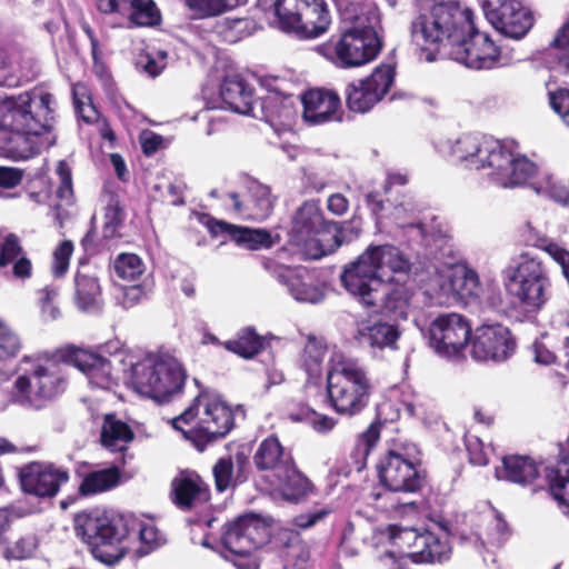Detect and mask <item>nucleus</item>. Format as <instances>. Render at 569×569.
Returning a JSON list of instances; mask_svg holds the SVG:
<instances>
[{
  "instance_id": "1",
  "label": "nucleus",
  "mask_w": 569,
  "mask_h": 569,
  "mask_svg": "<svg viewBox=\"0 0 569 569\" xmlns=\"http://www.w3.org/2000/svg\"><path fill=\"white\" fill-rule=\"evenodd\" d=\"M448 153L469 170H486L497 184L509 188L530 181L537 193L565 201L569 191L548 171L538 173L533 162L491 137L463 134L448 144Z\"/></svg>"
},
{
  "instance_id": "2",
  "label": "nucleus",
  "mask_w": 569,
  "mask_h": 569,
  "mask_svg": "<svg viewBox=\"0 0 569 569\" xmlns=\"http://www.w3.org/2000/svg\"><path fill=\"white\" fill-rule=\"evenodd\" d=\"M56 102L43 88L0 100V129L10 131L8 150L16 159H29L56 142L52 131Z\"/></svg>"
},
{
  "instance_id": "3",
  "label": "nucleus",
  "mask_w": 569,
  "mask_h": 569,
  "mask_svg": "<svg viewBox=\"0 0 569 569\" xmlns=\"http://www.w3.org/2000/svg\"><path fill=\"white\" fill-rule=\"evenodd\" d=\"M129 382L142 397L168 402L180 393L187 378L180 361L169 352H150L130 363Z\"/></svg>"
},
{
  "instance_id": "4",
  "label": "nucleus",
  "mask_w": 569,
  "mask_h": 569,
  "mask_svg": "<svg viewBox=\"0 0 569 569\" xmlns=\"http://www.w3.org/2000/svg\"><path fill=\"white\" fill-rule=\"evenodd\" d=\"M336 222H328L316 200H307L292 213L288 243L307 259H320L341 246Z\"/></svg>"
},
{
  "instance_id": "5",
  "label": "nucleus",
  "mask_w": 569,
  "mask_h": 569,
  "mask_svg": "<svg viewBox=\"0 0 569 569\" xmlns=\"http://www.w3.org/2000/svg\"><path fill=\"white\" fill-rule=\"evenodd\" d=\"M233 426L230 408L219 395L201 392L192 403L173 420V427L199 450L224 437Z\"/></svg>"
},
{
  "instance_id": "6",
  "label": "nucleus",
  "mask_w": 569,
  "mask_h": 569,
  "mask_svg": "<svg viewBox=\"0 0 569 569\" xmlns=\"http://www.w3.org/2000/svg\"><path fill=\"white\" fill-rule=\"evenodd\" d=\"M327 382L331 406L338 413L353 416L367 407L371 382L357 359L333 351L329 359Z\"/></svg>"
},
{
  "instance_id": "7",
  "label": "nucleus",
  "mask_w": 569,
  "mask_h": 569,
  "mask_svg": "<svg viewBox=\"0 0 569 569\" xmlns=\"http://www.w3.org/2000/svg\"><path fill=\"white\" fill-rule=\"evenodd\" d=\"M467 29H471L469 9H461L456 2H438L412 21L411 39L421 50L430 51L427 59L432 60L440 46L447 42L451 49Z\"/></svg>"
},
{
  "instance_id": "8",
  "label": "nucleus",
  "mask_w": 569,
  "mask_h": 569,
  "mask_svg": "<svg viewBox=\"0 0 569 569\" xmlns=\"http://www.w3.org/2000/svg\"><path fill=\"white\" fill-rule=\"evenodd\" d=\"M507 290L527 311L541 309L549 299L551 286L548 270L538 258L521 253L503 270Z\"/></svg>"
},
{
  "instance_id": "9",
  "label": "nucleus",
  "mask_w": 569,
  "mask_h": 569,
  "mask_svg": "<svg viewBox=\"0 0 569 569\" xmlns=\"http://www.w3.org/2000/svg\"><path fill=\"white\" fill-rule=\"evenodd\" d=\"M331 23L323 0H276L271 26L298 39H315L326 33Z\"/></svg>"
},
{
  "instance_id": "10",
  "label": "nucleus",
  "mask_w": 569,
  "mask_h": 569,
  "mask_svg": "<svg viewBox=\"0 0 569 569\" xmlns=\"http://www.w3.org/2000/svg\"><path fill=\"white\" fill-rule=\"evenodd\" d=\"M381 49L378 31L371 29H345L339 37L316 47L317 53L339 69L361 67L372 61Z\"/></svg>"
},
{
  "instance_id": "11",
  "label": "nucleus",
  "mask_w": 569,
  "mask_h": 569,
  "mask_svg": "<svg viewBox=\"0 0 569 569\" xmlns=\"http://www.w3.org/2000/svg\"><path fill=\"white\" fill-rule=\"evenodd\" d=\"M74 530L90 547L94 558L102 562H116L126 553L122 528L103 511L78 513L74 517Z\"/></svg>"
},
{
  "instance_id": "12",
  "label": "nucleus",
  "mask_w": 569,
  "mask_h": 569,
  "mask_svg": "<svg viewBox=\"0 0 569 569\" xmlns=\"http://www.w3.org/2000/svg\"><path fill=\"white\" fill-rule=\"evenodd\" d=\"M269 526L256 515L239 517L227 525L221 542L227 553L223 557L238 569H258L254 557L262 545L268 541Z\"/></svg>"
},
{
  "instance_id": "13",
  "label": "nucleus",
  "mask_w": 569,
  "mask_h": 569,
  "mask_svg": "<svg viewBox=\"0 0 569 569\" xmlns=\"http://www.w3.org/2000/svg\"><path fill=\"white\" fill-rule=\"evenodd\" d=\"M479 291L478 274L463 264L447 266L437 271L427 289L436 303L448 306L478 297Z\"/></svg>"
},
{
  "instance_id": "14",
  "label": "nucleus",
  "mask_w": 569,
  "mask_h": 569,
  "mask_svg": "<svg viewBox=\"0 0 569 569\" xmlns=\"http://www.w3.org/2000/svg\"><path fill=\"white\" fill-rule=\"evenodd\" d=\"M14 389L21 400L40 408L46 401L63 392L64 380L56 363L36 362L29 372L16 379Z\"/></svg>"
},
{
  "instance_id": "15",
  "label": "nucleus",
  "mask_w": 569,
  "mask_h": 569,
  "mask_svg": "<svg viewBox=\"0 0 569 569\" xmlns=\"http://www.w3.org/2000/svg\"><path fill=\"white\" fill-rule=\"evenodd\" d=\"M471 325L457 312L435 317L426 332L430 348L440 356L453 357L461 353L470 340Z\"/></svg>"
},
{
  "instance_id": "16",
  "label": "nucleus",
  "mask_w": 569,
  "mask_h": 569,
  "mask_svg": "<svg viewBox=\"0 0 569 569\" xmlns=\"http://www.w3.org/2000/svg\"><path fill=\"white\" fill-rule=\"evenodd\" d=\"M482 10L499 32L512 39L522 38L533 24L530 10L519 0H483Z\"/></svg>"
},
{
  "instance_id": "17",
  "label": "nucleus",
  "mask_w": 569,
  "mask_h": 569,
  "mask_svg": "<svg viewBox=\"0 0 569 569\" xmlns=\"http://www.w3.org/2000/svg\"><path fill=\"white\" fill-rule=\"evenodd\" d=\"M449 56L468 68L480 70L493 68L500 51L488 34L475 30L471 22V29H467L462 39L453 42Z\"/></svg>"
},
{
  "instance_id": "18",
  "label": "nucleus",
  "mask_w": 569,
  "mask_h": 569,
  "mask_svg": "<svg viewBox=\"0 0 569 569\" xmlns=\"http://www.w3.org/2000/svg\"><path fill=\"white\" fill-rule=\"evenodd\" d=\"M393 77V68L382 64L377 67L368 78L348 84L346 90L348 108L359 113L369 111L388 92Z\"/></svg>"
},
{
  "instance_id": "19",
  "label": "nucleus",
  "mask_w": 569,
  "mask_h": 569,
  "mask_svg": "<svg viewBox=\"0 0 569 569\" xmlns=\"http://www.w3.org/2000/svg\"><path fill=\"white\" fill-rule=\"evenodd\" d=\"M516 350V340L502 325H483L476 329L471 342V355L479 361L501 362Z\"/></svg>"
},
{
  "instance_id": "20",
  "label": "nucleus",
  "mask_w": 569,
  "mask_h": 569,
  "mask_svg": "<svg viewBox=\"0 0 569 569\" xmlns=\"http://www.w3.org/2000/svg\"><path fill=\"white\" fill-rule=\"evenodd\" d=\"M376 273L377 270L370 263V254L362 253L345 269L341 281L346 290L358 297L365 306H376L381 299L378 292L381 282Z\"/></svg>"
},
{
  "instance_id": "21",
  "label": "nucleus",
  "mask_w": 569,
  "mask_h": 569,
  "mask_svg": "<svg viewBox=\"0 0 569 569\" xmlns=\"http://www.w3.org/2000/svg\"><path fill=\"white\" fill-rule=\"evenodd\" d=\"M380 482L390 491L415 492L421 486L416 465L396 451H389L378 466Z\"/></svg>"
},
{
  "instance_id": "22",
  "label": "nucleus",
  "mask_w": 569,
  "mask_h": 569,
  "mask_svg": "<svg viewBox=\"0 0 569 569\" xmlns=\"http://www.w3.org/2000/svg\"><path fill=\"white\" fill-rule=\"evenodd\" d=\"M19 478L24 492L50 498L56 496L61 485L68 481L69 473L52 463L34 461L20 469Z\"/></svg>"
},
{
  "instance_id": "23",
  "label": "nucleus",
  "mask_w": 569,
  "mask_h": 569,
  "mask_svg": "<svg viewBox=\"0 0 569 569\" xmlns=\"http://www.w3.org/2000/svg\"><path fill=\"white\" fill-rule=\"evenodd\" d=\"M370 263L377 270L380 282H406L409 279L410 263L400 250L393 246H379L367 249Z\"/></svg>"
},
{
  "instance_id": "24",
  "label": "nucleus",
  "mask_w": 569,
  "mask_h": 569,
  "mask_svg": "<svg viewBox=\"0 0 569 569\" xmlns=\"http://www.w3.org/2000/svg\"><path fill=\"white\" fill-rule=\"evenodd\" d=\"M273 273L278 281L288 288L295 300L319 303L325 299V287L316 283L305 268L280 266L273 270Z\"/></svg>"
},
{
  "instance_id": "25",
  "label": "nucleus",
  "mask_w": 569,
  "mask_h": 569,
  "mask_svg": "<svg viewBox=\"0 0 569 569\" xmlns=\"http://www.w3.org/2000/svg\"><path fill=\"white\" fill-rule=\"evenodd\" d=\"M303 106L302 117L311 124H321L341 119V101L339 96L326 89H312L301 99Z\"/></svg>"
},
{
  "instance_id": "26",
  "label": "nucleus",
  "mask_w": 569,
  "mask_h": 569,
  "mask_svg": "<svg viewBox=\"0 0 569 569\" xmlns=\"http://www.w3.org/2000/svg\"><path fill=\"white\" fill-rule=\"evenodd\" d=\"M172 499L177 507L189 510L209 500L207 485L193 471L179 472L171 482Z\"/></svg>"
},
{
  "instance_id": "27",
  "label": "nucleus",
  "mask_w": 569,
  "mask_h": 569,
  "mask_svg": "<svg viewBox=\"0 0 569 569\" xmlns=\"http://www.w3.org/2000/svg\"><path fill=\"white\" fill-rule=\"evenodd\" d=\"M69 362L88 378L90 385L98 388H109L111 386V365L108 359L90 350L73 348L69 353Z\"/></svg>"
},
{
  "instance_id": "28",
  "label": "nucleus",
  "mask_w": 569,
  "mask_h": 569,
  "mask_svg": "<svg viewBox=\"0 0 569 569\" xmlns=\"http://www.w3.org/2000/svg\"><path fill=\"white\" fill-rule=\"evenodd\" d=\"M249 197L244 202L239 200L237 193H230L233 200V208L238 212H247L249 217L256 220H263L270 216L273 209L274 199L271 196L270 188L253 181L248 187Z\"/></svg>"
},
{
  "instance_id": "29",
  "label": "nucleus",
  "mask_w": 569,
  "mask_h": 569,
  "mask_svg": "<svg viewBox=\"0 0 569 569\" xmlns=\"http://www.w3.org/2000/svg\"><path fill=\"white\" fill-rule=\"evenodd\" d=\"M253 462L259 470L272 472L276 477L293 462L290 452H288L278 438L268 437L257 448L253 456Z\"/></svg>"
},
{
  "instance_id": "30",
  "label": "nucleus",
  "mask_w": 569,
  "mask_h": 569,
  "mask_svg": "<svg viewBox=\"0 0 569 569\" xmlns=\"http://www.w3.org/2000/svg\"><path fill=\"white\" fill-rule=\"evenodd\" d=\"M224 106L233 112L249 114L252 111L253 89L241 78H226L220 87Z\"/></svg>"
},
{
  "instance_id": "31",
  "label": "nucleus",
  "mask_w": 569,
  "mask_h": 569,
  "mask_svg": "<svg viewBox=\"0 0 569 569\" xmlns=\"http://www.w3.org/2000/svg\"><path fill=\"white\" fill-rule=\"evenodd\" d=\"M539 476L535 460L526 456H508L502 459L501 467L496 468L497 479L519 485L531 483Z\"/></svg>"
},
{
  "instance_id": "32",
  "label": "nucleus",
  "mask_w": 569,
  "mask_h": 569,
  "mask_svg": "<svg viewBox=\"0 0 569 569\" xmlns=\"http://www.w3.org/2000/svg\"><path fill=\"white\" fill-rule=\"evenodd\" d=\"M400 332L393 325L381 321H361L358 325L357 338L371 348H396Z\"/></svg>"
},
{
  "instance_id": "33",
  "label": "nucleus",
  "mask_w": 569,
  "mask_h": 569,
  "mask_svg": "<svg viewBox=\"0 0 569 569\" xmlns=\"http://www.w3.org/2000/svg\"><path fill=\"white\" fill-rule=\"evenodd\" d=\"M210 229L214 234L228 233L238 244L250 250H257L262 247L268 248L272 243L270 233L261 229L237 227L223 221L213 222L210 224Z\"/></svg>"
},
{
  "instance_id": "34",
  "label": "nucleus",
  "mask_w": 569,
  "mask_h": 569,
  "mask_svg": "<svg viewBox=\"0 0 569 569\" xmlns=\"http://www.w3.org/2000/svg\"><path fill=\"white\" fill-rule=\"evenodd\" d=\"M274 478L278 490L287 500L299 501L303 497L308 498L315 491L311 481L297 470L293 462Z\"/></svg>"
},
{
  "instance_id": "35",
  "label": "nucleus",
  "mask_w": 569,
  "mask_h": 569,
  "mask_svg": "<svg viewBox=\"0 0 569 569\" xmlns=\"http://www.w3.org/2000/svg\"><path fill=\"white\" fill-rule=\"evenodd\" d=\"M260 104L266 120L271 124H287L296 113L295 98L276 90L262 97Z\"/></svg>"
},
{
  "instance_id": "36",
  "label": "nucleus",
  "mask_w": 569,
  "mask_h": 569,
  "mask_svg": "<svg viewBox=\"0 0 569 569\" xmlns=\"http://www.w3.org/2000/svg\"><path fill=\"white\" fill-rule=\"evenodd\" d=\"M338 9L342 21L350 24L346 29H367L370 27L371 29L377 30L380 19L375 6L361 4L356 1L349 2L346 0H339Z\"/></svg>"
},
{
  "instance_id": "37",
  "label": "nucleus",
  "mask_w": 569,
  "mask_h": 569,
  "mask_svg": "<svg viewBox=\"0 0 569 569\" xmlns=\"http://www.w3.org/2000/svg\"><path fill=\"white\" fill-rule=\"evenodd\" d=\"M522 237L527 244L545 250L562 271L569 283V251L558 243L549 240L543 233L537 230L530 222L522 228Z\"/></svg>"
},
{
  "instance_id": "38",
  "label": "nucleus",
  "mask_w": 569,
  "mask_h": 569,
  "mask_svg": "<svg viewBox=\"0 0 569 569\" xmlns=\"http://www.w3.org/2000/svg\"><path fill=\"white\" fill-rule=\"evenodd\" d=\"M133 438L130 427L114 415H107L101 427V443L111 451H122Z\"/></svg>"
},
{
  "instance_id": "39",
  "label": "nucleus",
  "mask_w": 569,
  "mask_h": 569,
  "mask_svg": "<svg viewBox=\"0 0 569 569\" xmlns=\"http://www.w3.org/2000/svg\"><path fill=\"white\" fill-rule=\"evenodd\" d=\"M406 283H397L386 293L385 312L395 320H406L412 309L413 292Z\"/></svg>"
},
{
  "instance_id": "40",
  "label": "nucleus",
  "mask_w": 569,
  "mask_h": 569,
  "mask_svg": "<svg viewBox=\"0 0 569 569\" xmlns=\"http://www.w3.org/2000/svg\"><path fill=\"white\" fill-rule=\"evenodd\" d=\"M76 305L83 311H93L99 308L101 289L98 280L86 274L76 278Z\"/></svg>"
},
{
  "instance_id": "41",
  "label": "nucleus",
  "mask_w": 569,
  "mask_h": 569,
  "mask_svg": "<svg viewBox=\"0 0 569 569\" xmlns=\"http://www.w3.org/2000/svg\"><path fill=\"white\" fill-rule=\"evenodd\" d=\"M119 477L117 468L92 471L83 478L79 491L83 496H91L110 490L118 485Z\"/></svg>"
},
{
  "instance_id": "42",
  "label": "nucleus",
  "mask_w": 569,
  "mask_h": 569,
  "mask_svg": "<svg viewBox=\"0 0 569 569\" xmlns=\"http://www.w3.org/2000/svg\"><path fill=\"white\" fill-rule=\"evenodd\" d=\"M550 491L555 500L569 515V465L567 462L558 463L557 468L547 470Z\"/></svg>"
},
{
  "instance_id": "43",
  "label": "nucleus",
  "mask_w": 569,
  "mask_h": 569,
  "mask_svg": "<svg viewBox=\"0 0 569 569\" xmlns=\"http://www.w3.org/2000/svg\"><path fill=\"white\" fill-rule=\"evenodd\" d=\"M389 539L399 548V559L401 561L410 560L408 553L421 549L425 542V533H419L413 528H399L397 526L389 527Z\"/></svg>"
},
{
  "instance_id": "44",
  "label": "nucleus",
  "mask_w": 569,
  "mask_h": 569,
  "mask_svg": "<svg viewBox=\"0 0 569 569\" xmlns=\"http://www.w3.org/2000/svg\"><path fill=\"white\" fill-rule=\"evenodd\" d=\"M425 542L419 550H415L408 553L410 560L413 562L425 561H442L448 558L450 548L446 542L440 541L432 533L425 532Z\"/></svg>"
},
{
  "instance_id": "45",
  "label": "nucleus",
  "mask_w": 569,
  "mask_h": 569,
  "mask_svg": "<svg viewBox=\"0 0 569 569\" xmlns=\"http://www.w3.org/2000/svg\"><path fill=\"white\" fill-rule=\"evenodd\" d=\"M326 356L323 341L309 337L303 348L302 366L311 378H317L322 372V363Z\"/></svg>"
},
{
  "instance_id": "46",
  "label": "nucleus",
  "mask_w": 569,
  "mask_h": 569,
  "mask_svg": "<svg viewBox=\"0 0 569 569\" xmlns=\"http://www.w3.org/2000/svg\"><path fill=\"white\" fill-rule=\"evenodd\" d=\"M224 347L243 358H251L261 350L262 338L253 329L244 328L236 339L227 341Z\"/></svg>"
},
{
  "instance_id": "47",
  "label": "nucleus",
  "mask_w": 569,
  "mask_h": 569,
  "mask_svg": "<svg viewBox=\"0 0 569 569\" xmlns=\"http://www.w3.org/2000/svg\"><path fill=\"white\" fill-rule=\"evenodd\" d=\"M248 0H184L186 6L199 18L212 17L246 4Z\"/></svg>"
},
{
  "instance_id": "48",
  "label": "nucleus",
  "mask_w": 569,
  "mask_h": 569,
  "mask_svg": "<svg viewBox=\"0 0 569 569\" xmlns=\"http://www.w3.org/2000/svg\"><path fill=\"white\" fill-rule=\"evenodd\" d=\"M130 21L139 27L154 26L160 20L159 11L152 0H130Z\"/></svg>"
},
{
  "instance_id": "49",
  "label": "nucleus",
  "mask_w": 569,
  "mask_h": 569,
  "mask_svg": "<svg viewBox=\"0 0 569 569\" xmlns=\"http://www.w3.org/2000/svg\"><path fill=\"white\" fill-rule=\"evenodd\" d=\"M117 276L127 281L139 279L144 272L142 260L133 253H121L114 261Z\"/></svg>"
},
{
  "instance_id": "50",
  "label": "nucleus",
  "mask_w": 569,
  "mask_h": 569,
  "mask_svg": "<svg viewBox=\"0 0 569 569\" xmlns=\"http://www.w3.org/2000/svg\"><path fill=\"white\" fill-rule=\"evenodd\" d=\"M380 422H372L366 431H363L358 439L357 443V457L358 461L356 462L355 468L358 471H361L366 467V459L371 450V448L377 443L380 438Z\"/></svg>"
},
{
  "instance_id": "51",
  "label": "nucleus",
  "mask_w": 569,
  "mask_h": 569,
  "mask_svg": "<svg viewBox=\"0 0 569 569\" xmlns=\"http://www.w3.org/2000/svg\"><path fill=\"white\" fill-rule=\"evenodd\" d=\"M37 547V537L32 533H28L9 543L3 551V556L7 559H26L34 553Z\"/></svg>"
},
{
  "instance_id": "52",
  "label": "nucleus",
  "mask_w": 569,
  "mask_h": 569,
  "mask_svg": "<svg viewBox=\"0 0 569 569\" xmlns=\"http://www.w3.org/2000/svg\"><path fill=\"white\" fill-rule=\"evenodd\" d=\"M21 350L19 336L0 319V360L16 357Z\"/></svg>"
},
{
  "instance_id": "53",
  "label": "nucleus",
  "mask_w": 569,
  "mask_h": 569,
  "mask_svg": "<svg viewBox=\"0 0 569 569\" xmlns=\"http://www.w3.org/2000/svg\"><path fill=\"white\" fill-rule=\"evenodd\" d=\"M139 539L142 545L141 548L137 550L139 556L148 555L163 541L162 536L152 522L140 523Z\"/></svg>"
},
{
  "instance_id": "54",
  "label": "nucleus",
  "mask_w": 569,
  "mask_h": 569,
  "mask_svg": "<svg viewBox=\"0 0 569 569\" xmlns=\"http://www.w3.org/2000/svg\"><path fill=\"white\" fill-rule=\"evenodd\" d=\"M124 213L118 200L111 199L104 209L103 236L111 238L122 223Z\"/></svg>"
},
{
  "instance_id": "55",
  "label": "nucleus",
  "mask_w": 569,
  "mask_h": 569,
  "mask_svg": "<svg viewBox=\"0 0 569 569\" xmlns=\"http://www.w3.org/2000/svg\"><path fill=\"white\" fill-rule=\"evenodd\" d=\"M72 252L73 244L69 240L62 241L56 248L52 261V273L54 277H62L67 272Z\"/></svg>"
},
{
  "instance_id": "56",
  "label": "nucleus",
  "mask_w": 569,
  "mask_h": 569,
  "mask_svg": "<svg viewBox=\"0 0 569 569\" xmlns=\"http://www.w3.org/2000/svg\"><path fill=\"white\" fill-rule=\"evenodd\" d=\"M233 466L230 458H221L213 467L216 488L224 491L233 483Z\"/></svg>"
},
{
  "instance_id": "57",
  "label": "nucleus",
  "mask_w": 569,
  "mask_h": 569,
  "mask_svg": "<svg viewBox=\"0 0 569 569\" xmlns=\"http://www.w3.org/2000/svg\"><path fill=\"white\" fill-rule=\"evenodd\" d=\"M552 47L557 50L559 64L569 71V20L558 30Z\"/></svg>"
},
{
  "instance_id": "58",
  "label": "nucleus",
  "mask_w": 569,
  "mask_h": 569,
  "mask_svg": "<svg viewBox=\"0 0 569 569\" xmlns=\"http://www.w3.org/2000/svg\"><path fill=\"white\" fill-rule=\"evenodd\" d=\"M56 173L59 180L57 196L59 199L69 202L73 193L71 169L64 161H59Z\"/></svg>"
},
{
  "instance_id": "59",
  "label": "nucleus",
  "mask_w": 569,
  "mask_h": 569,
  "mask_svg": "<svg viewBox=\"0 0 569 569\" xmlns=\"http://www.w3.org/2000/svg\"><path fill=\"white\" fill-rule=\"evenodd\" d=\"M146 291L141 284L123 286L117 291V302L124 309H130L137 306L144 297Z\"/></svg>"
},
{
  "instance_id": "60",
  "label": "nucleus",
  "mask_w": 569,
  "mask_h": 569,
  "mask_svg": "<svg viewBox=\"0 0 569 569\" xmlns=\"http://www.w3.org/2000/svg\"><path fill=\"white\" fill-rule=\"evenodd\" d=\"M22 256V248L18 238L14 234L6 237L0 252V267H6L12 263Z\"/></svg>"
},
{
  "instance_id": "61",
  "label": "nucleus",
  "mask_w": 569,
  "mask_h": 569,
  "mask_svg": "<svg viewBox=\"0 0 569 569\" xmlns=\"http://www.w3.org/2000/svg\"><path fill=\"white\" fill-rule=\"evenodd\" d=\"M552 109L559 114L562 121L569 127V90L559 89L549 93Z\"/></svg>"
},
{
  "instance_id": "62",
  "label": "nucleus",
  "mask_w": 569,
  "mask_h": 569,
  "mask_svg": "<svg viewBox=\"0 0 569 569\" xmlns=\"http://www.w3.org/2000/svg\"><path fill=\"white\" fill-rule=\"evenodd\" d=\"M305 419L306 422L309 423L317 432H328L336 426V420L333 418L319 413L310 408H306Z\"/></svg>"
},
{
  "instance_id": "63",
  "label": "nucleus",
  "mask_w": 569,
  "mask_h": 569,
  "mask_svg": "<svg viewBox=\"0 0 569 569\" xmlns=\"http://www.w3.org/2000/svg\"><path fill=\"white\" fill-rule=\"evenodd\" d=\"M167 53L158 51L154 56L147 54L143 68L150 76L156 77L161 73L166 67Z\"/></svg>"
},
{
  "instance_id": "64",
  "label": "nucleus",
  "mask_w": 569,
  "mask_h": 569,
  "mask_svg": "<svg viewBox=\"0 0 569 569\" xmlns=\"http://www.w3.org/2000/svg\"><path fill=\"white\" fill-rule=\"evenodd\" d=\"M551 326L563 335L565 345L569 348V312L558 311L551 318Z\"/></svg>"
}]
</instances>
